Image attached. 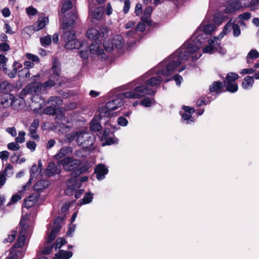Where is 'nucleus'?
<instances>
[{
  "label": "nucleus",
  "mask_w": 259,
  "mask_h": 259,
  "mask_svg": "<svg viewBox=\"0 0 259 259\" xmlns=\"http://www.w3.org/2000/svg\"><path fill=\"white\" fill-rule=\"evenodd\" d=\"M39 125V121L35 119L31 123L29 130V135L34 140L38 139L39 136L36 133L37 130Z\"/></svg>",
  "instance_id": "2eb2a0df"
},
{
  "label": "nucleus",
  "mask_w": 259,
  "mask_h": 259,
  "mask_svg": "<svg viewBox=\"0 0 259 259\" xmlns=\"http://www.w3.org/2000/svg\"><path fill=\"white\" fill-rule=\"evenodd\" d=\"M37 198L34 195H31L28 197L24 202L25 207L30 208L36 202Z\"/></svg>",
  "instance_id": "4c0bfd02"
},
{
  "label": "nucleus",
  "mask_w": 259,
  "mask_h": 259,
  "mask_svg": "<svg viewBox=\"0 0 259 259\" xmlns=\"http://www.w3.org/2000/svg\"><path fill=\"white\" fill-rule=\"evenodd\" d=\"M221 39L219 35L218 37H214L213 39L209 40L208 44L203 48V52L212 54L215 51H220V50H222L219 42Z\"/></svg>",
  "instance_id": "1a4fd4ad"
},
{
  "label": "nucleus",
  "mask_w": 259,
  "mask_h": 259,
  "mask_svg": "<svg viewBox=\"0 0 259 259\" xmlns=\"http://www.w3.org/2000/svg\"><path fill=\"white\" fill-rule=\"evenodd\" d=\"M81 43L77 39L73 41L66 40L65 47L68 50L79 49L81 46H83V45H81Z\"/></svg>",
  "instance_id": "cd10ccee"
},
{
  "label": "nucleus",
  "mask_w": 259,
  "mask_h": 259,
  "mask_svg": "<svg viewBox=\"0 0 259 259\" xmlns=\"http://www.w3.org/2000/svg\"><path fill=\"white\" fill-rule=\"evenodd\" d=\"M93 200V194L88 193L85 195L83 199L79 200L80 204H84L90 203Z\"/></svg>",
  "instance_id": "a18cd8bd"
},
{
  "label": "nucleus",
  "mask_w": 259,
  "mask_h": 259,
  "mask_svg": "<svg viewBox=\"0 0 259 259\" xmlns=\"http://www.w3.org/2000/svg\"><path fill=\"white\" fill-rule=\"evenodd\" d=\"M29 214H25L22 217L19 225V234L15 246L22 247L25 243L26 236L31 232V227L28 225L29 219Z\"/></svg>",
  "instance_id": "39448f33"
},
{
  "label": "nucleus",
  "mask_w": 259,
  "mask_h": 259,
  "mask_svg": "<svg viewBox=\"0 0 259 259\" xmlns=\"http://www.w3.org/2000/svg\"><path fill=\"white\" fill-rule=\"evenodd\" d=\"M83 45V46H81L80 47L81 50L79 51V54L82 58L86 59L89 54V50H88V44L84 42L81 43V45Z\"/></svg>",
  "instance_id": "f704fd0d"
},
{
  "label": "nucleus",
  "mask_w": 259,
  "mask_h": 259,
  "mask_svg": "<svg viewBox=\"0 0 259 259\" xmlns=\"http://www.w3.org/2000/svg\"><path fill=\"white\" fill-rule=\"evenodd\" d=\"M8 148L13 151H17L20 149V146L17 142L10 143L8 145Z\"/></svg>",
  "instance_id": "4d7b16f0"
},
{
  "label": "nucleus",
  "mask_w": 259,
  "mask_h": 259,
  "mask_svg": "<svg viewBox=\"0 0 259 259\" xmlns=\"http://www.w3.org/2000/svg\"><path fill=\"white\" fill-rule=\"evenodd\" d=\"M103 15V8L98 7L92 12V16L95 19L100 20L102 18Z\"/></svg>",
  "instance_id": "e433bc0d"
},
{
  "label": "nucleus",
  "mask_w": 259,
  "mask_h": 259,
  "mask_svg": "<svg viewBox=\"0 0 259 259\" xmlns=\"http://www.w3.org/2000/svg\"><path fill=\"white\" fill-rule=\"evenodd\" d=\"M231 29H233V35L235 37L238 36L240 34V27L238 24H235L233 22H232V20H230L229 22L225 25L223 30L221 33L219 35L221 38H222L224 35L229 32L231 31Z\"/></svg>",
  "instance_id": "9d476101"
},
{
  "label": "nucleus",
  "mask_w": 259,
  "mask_h": 259,
  "mask_svg": "<svg viewBox=\"0 0 259 259\" xmlns=\"http://www.w3.org/2000/svg\"><path fill=\"white\" fill-rule=\"evenodd\" d=\"M90 51L93 54L101 55L104 50L102 48L101 40L93 42L90 47Z\"/></svg>",
  "instance_id": "dca6fc26"
},
{
  "label": "nucleus",
  "mask_w": 259,
  "mask_h": 259,
  "mask_svg": "<svg viewBox=\"0 0 259 259\" xmlns=\"http://www.w3.org/2000/svg\"><path fill=\"white\" fill-rule=\"evenodd\" d=\"M17 235V231L13 230L10 232L7 238L5 239L3 241L4 243H12L14 241Z\"/></svg>",
  "instance_id": "c03bdc74"
},
{
  "label": "nucleus",
  "mask_w": 259,
  "mask_h": 259,
  "mask_svg": "<svg viewBox=\"0 0 259 259\" xmlns=\"http://www.w3.org/2000/svg\"><path fill=\"white\" fill-rule=\"evenodd\" d=\"M100 112L98 110L97 113L90 123V129L92 131L97 132L102 128V126L99 121L103 117V115L100 116Z\"/></svg>",
  "instance_id": "ddd939ff"
},
{
  "label": "nucleus",
  "mask_w": 259,
  "mask_h": 259,
  "mask_svg": "<svg viewBox=\"0 0 259 259\" xmlns=\"http://www.w3.org/2000/svg\"><path fill=\"white\" fill-rule=\"evenodd\" d=\"M48 103L50 104L51 105L55 107H56L57 106H60L62 104V99L57 96H53L50 97L48 101Z\"/></svg>",
  "instance_id": "72a5a7b5"
},
{
  "label": "nucleus",
  "mask_w": 259,
  "mask_h": 259,
  "mask_svg": "<svg viewBox=\"0 0 259 259\" xmlns=\"http://www.w3.org/2000/svg\"><path fill=\"white\" fill-rule=\"evenodd\" d=\"M12 170V166L11 164H8L5 170L0 171V188L5 184L6 181V175L7 173V171L8 170L11 171Z\"/></svg>",
  "instance_id": "473e14b6"
},
{
  "label": "nucleus",
  "mask_w": 259,
  "mask_h": 259,
  "mask_svg": "<svg viewBox=\"0 0 259 259\" xmlns=\"http://www.w3.org/2000/svg\"><path fill=\"white\" fill-rule=\"evenodd\" d=\"M243 8L242 2L240 0H233L225 9L227 13H232Z\"/></svg>",
  "instance_id": "4468645a"
},
{
  "label": "nucleus",
  "mask_w": 259,
  "mask_h": 259,
  "mask_svg": "<svg viewBox=\"0 0 259 259\" xmlns=\"http://www.w3.org/2000/svg\"><path fill=\"white\" fill-rule=\"evenodd\" d=\"M13 98L12 94H8L2 97L0 99V109H4L11 106Z\"/></svg>",
  "instance_id": "412c9836"
},
{
  "label": "nucleus",
  "mask_w": 259,
  "mask_h": 259,
  "mask_svg": "<svg viewBox=\"0 0 259 259\" xmlns=\"http://www.w3.org/2000/svg\"><path fill=\"white\" fill-rule=\"evenodd\" d=\"M63 219L61 217H58L54 221L53 228L52 229L50 234L48 237L47 243L50 244L56 238L57 233L61 229L60 224L62 222Z\"/></svg>",
  "instance_id": "9b49d317"
},
{
  "label": "nucleus",
  "mask_w": 259,
  "mask_h": 259,
  "mask_svg": "<svg viewBox=\"0 0 259 259\" xmlns=\"http://www.w3.org/2000/svg\"><path fill=\"white\" fill-rule=\"evenodd\" d=\"M20 247H21L16 246L15 245L12 247L11 249L9 254L10 258H11L12 259H18L19 257H22L23 252L20 249H19V248Z\"/></svg>",
  "instance_id": "393cba45"
},
{
  "label": "nucleus",
  "mask_w": 259,
  "mask_h": 259,
  "mask_svg": "<svg viewBox=\"0 0 259 259\" xmlns=\"http://www.w3.org/2000/svg\"><path fill=\"white\" fill-rule=\"evenodd\" d=\"M11 85L7 81L0 82V92L7 93L11 91Z\"/></svg>",
  "instance_id": "a19ab883"
},
{
  "label": "nucleus",
  "mask_w": 259,
  "mask_h": 259,
  "mask_svg": "<svg viewBox=\"0 0 259 259\" xmlns=\"http://www.w3.org/2000/svg\"><path fill=\"white\" fill-rule=\"evenodd\" d=\"M12 107L16 110H21L25 107V101L23 98H15L13 96V98L12 100Z\"/></svg>",
  "instance_id": "f3484780"
},
{
  "label": "nucleus",
  "mask_w": 259,
  "mask_h": 259,
  "mask_svg": "<svg viewBox=\"0 0 259 259\" xmlns=\"http://www.w3.org/2000/svg\"><path fill=\"white\" fill-rule=\"evenodd\" d=\"M259 57V53L255 49L251 50L246 56V62L248 64L252 63L253 60Z\"/></svg>",
  "instance_id": "2f4dec72"
},
{
  "label": "nucleus",
  "mask_w": 259,
  "mask_h": 259,
  "mask_svg": "<svg viewBox=\"0 0 259 259\" xmlns=\"http://www.w3.org/2000/svg\"><path fill=\"white\" fill-rule=\"evenodd\" d=\"M113 45L117 48H121L123 45V41L121 35L115 36L112 41Z\"/></svg>",
  "instance_id": "c9c22d12"
},
{
  "label": "nucleus",
  "mask_w": 259,
  "mask_h": 259,
  "mask_svg": "<svg viewBox=\"0 0 259 259\" xmlns=\"http://www.w3.org/2000/svg\"><path fill=\"white\" fill-rule=\"evenodd\" d=\"M254 83V79L252 76H247L244 77L242 83V88L245 90L251 89Z\"/></svg>",
  "instance_id": "c756f323"
},
{
  "label": "nucleus",
  "mask_w": 259,
  "mask_h": 259,
  "mask_svg": "<svg viewBox=\"0 0 259 259\" xmlns=\"http://www.w3.org/2000/svg\"><path fill=\"white\" fill-rule=\"evenodd\" d=\"M72 152V148L71 147L64 146L61 148L58 152L55 155L54 158L56 160H59L62 158H65V156L71 154Z\"/></svg>",
  "instance_id": "4be33fe9"
},
{
  "label": "nucleus",
  "mask_w": 259,
  "mask_h": 259,
  "mask_svg": "<svg viewBox=\"0 0 259 259\" xmlns=\"http://www.w3.org/2000/svg\"><path fill=\"white\" fill-rule=\"evenodd\" d=\"M40 43L43 47H46L49 45L51 42V37L50 35H47L45 37L40 38Z\"/></svg>",
  "instance_id": "8fccbe9b"
},
{
  "label": "nucleus",
  "mask_w": 259,
  "mask_h": 259,
  "mask_svg": "<svg viewBox=\"0 0 259 259\" xmlns=\"http://www.w3.org/2000/svg\"><path fill=\"white\" fill-rule=\"evenodd\" d=\"M79 186L77 185L75 178L69 179L67 182V188L65 193L67 195H71L73 191H75Z\"/></svg>",
  "instance_id": "a211bd4d"
},
{
  "label": "nucleus",
  "mask_w": 259,
  "mask_h": 259,
  "mask_svg": "<svg viewBox=\"0 0 259 259\" xmlns=\"http://www.w3.org/2000/svg\"><path fill=\"white\" fill-rule=\"evenodd\" d=\"M66 243L65 239L63 238H59L57 240L55 247L57 248H60L63 245Z\"/></svg>",
  "instance_id": "bf43d9fd"
},
{
  "label": "nucleus",
  "mask_w": 259,
  "mask_h": 259,
  "mask_svg": "<svg viewBox=\"0 0 259 259\" xmlns=\"http://www.w3.org/2000/svg\"><path fill=\"white\" fill-rule=\"evenodd\" d=\"M25 133L23 131L19 132L18 136L15 139V141L17 143H22L25 141Z\"/></svg>",
  "instance_id": "6e6d98bb"
},
{
  "label": "nucleus",
  "mask_w": 259,
  "mask_h": 259,
  "mask_svg": "<svg viewBox=\"0 0 259 259\" xmlns=\"http://www.w3.org/2000/svg\"><path fill=\"white\" fill-rule=\"evenodd\" d=\"M215 29V26L213 24H205L202 23L197 30V33L199 31H202L204 34H210L212 33Z\"/></svg>",
  "instance_id": "5701e85b"
},
{
  "label": "nucleus",
  "mask_w": 259,
  "mask_h": 259,
  "mask_svg": "<svg viewBox=\"0 0 259 259\" xmlns=\"http://www.w3.org/2000/svg\"><path fill=\"white\" fill-rule=\"evenodd\" d=\"M41 168L37 166L36 165H33L30 170V179L32 180L35 174H39Z\"/></svg>",
  "instance_id": "3c124183"
},
{
  "label": "nucleus",
  "mask_w": 259,
  "mask_h": 259,
  "mask_svg": "<svg viewBox=\"0 0 259 259\" xmlns=\"http://www.w3.org/2000/svg\"><path fill=\"white\" fill-rule=\"evenodd\" d=\"M72 7V3L69 1H67L64 3L61 9L62 13H65L66 11L70 9Z\"/></svg>",
  "instance_id": "864d4df0"
},
{
  "label": "nucleus",
  "mask_w": 259,
  "mask_h": 259,
  "mask_svg": "<svg viewBox=\"0 0 259 259\" xmlns=\"http://www.w3.org/2000/svg\"><path fill=\"white\" fill-rule=\"evenodd\" d=\"M154 102H155L153 100H151L148 98H146L141 101V104L145 107H148L154 104Z\"/></svg>",
  "instance_id": "5fc2aeb1"
},
{
  "label": "nucleus",
  "mask_w": 259,
  "mask_h": 259,
  "mask_svg": "<svg viewBox=\"0 0 259 259\" xmlns=\"http://www.w3.org/2000/svg\"><path fill=\"white\" fill-rule=\"evenodd\" d=\"M26 147L32 152H33L35 150L36 144L33 141H29L26 143Z\"/></svg>",
  "instance_id": "0e129e2a"
},
{
  "label": "nucleus",
  "mask_w": 259,
  "mask_h": 259,
  "mask_svg": "<svg viewBox=\"0 0 259 259\" xmlns=\"http://www.w3.org/2000/svg\"><path fill=\"white\" fill-rule=\"evenodd\" d=\"M124 3L123 12L124 13L126 14L130 10L131 2L130 0H124Z\"/></svg>",
  "instance_id": "69168bd1"
},
{
  "label": "nucleus",
  "mask_w": 259,
  "mask_h": 259,
  "mask_svg": "<svg viewBox=\"0 0 259 259\" xmlns=\"http://www.w3.org/2000/svg\"><path fill=\"white\" fill-rule=\"evenodd\" d=\"M6 131L13 137H16L17 135V132L14 127H8L6 128Z\"/></svg>",
  "instance_id": "338daca9"
},
{
  "label": "nucleus",
  "mask_w": 259,
  "mask_h": 259,
  "mask_svg": "<svg viewBox=\"0 0 259 259\" xmlns=\"http://www.w3.org/2000/svg\"><path fill=\"white\" fill-rule=\"evenodd\" d=\"M117 122L121 126H126L128 123L127 120L123 117H120L118 118Z\"/></svg>",
  "instance_id": "774afa93"
},
{
  "label": "nucleus",
  "mask_w": 259,
  "mask_h": 259,
  "mask_svg": "<svg viewBox=\"0 0 259 259\" xmlns=\"http://www.w3.org/2000/svg\"><path fill=\"white\" fill-rule=\"evenodd\" d=\"M251 18V13L245 12L238 16V18L242 20H247Z\"/></svg>",
  "instance_id": "052dcab7"
},
{
  "label": "nucleus",
  "mask_w": 259,
  "mask_h": 259,
  "mask_svg": "<svg viewBox=\"0 0 259 259\" xmlns=\"http://www.w3.org/2000/svg\"><path fill=\"white\" fill-rule=\"evenodd\" d=\"M39 77V75H34L32 77V82L28 84L21 91V95H26L28 94L32 95H38L44 92L41 87V83L35 81V78Z\"/></svg>",
  "instance_id": "0eeeda50"
},
{
  "label": "nucleus",
  "mask_w": 259,
  "mask_h": 259,
  "mask_svg": "<svg viewBox=\"0 0 259 259\" xmlns=\"http://www.w3.org/2000/svg\"><path fill=\"white\" fill-rule=\"evenodd\" d=\"M223 87L222 83L220 81H214L212 85L209 87V90L211 92H215Z\"/></svg>",
  "instance_id": "49530a36"
},
{
  "label": "nucleus",
  "mask_w": 259,
  "mask_h": 259,
  "mask_svg": "<svg viewBox=\"0 0 259 259\" xmlns=\"http://www.w3.org/2000/svg\"><path fill=\"white\" fill-rule=\"evenodd\" d=\"M152 91L142 87H136L134 89L119 94L117 98L108 101L105 105L99 108L100 116L109 117L112 115V111L122 106L123 104V98L139 99L144 97L145 94H149Z\"/></svg>",
  "instance_id": "f03ea898"
},
{
  "label": "nucleus",
  "mask_w": 259,
  "mask_h": 259,
  "mask_svg": "<svg viewBox=\"0 0 259 259\" xmlns=\"http://www.w3.org/2000/svg\"><path fill=\"white\" fill-rule=\"evenodd\" d=\"M59 111V110L58 108L51 105L45 108L43 110V112L44 113L48 115H58L59 114H58V112Z\"/></svg>",
  "instance_id": "58836bf2"
},
{
  "label": "nucleus",
  "mask_w": 259,
  "mask_h": 259,
  "mask_svg": "<svg viewBox=\"0 0 259 259\" xmlns=\"http://www.w3.org/2000/svg\"><path fill=\"white\" fill-rule=\"evenodd\" d=\"M69 21H68L66 18H64L62 20V28L64 29L69 27H72L74 25L75 20L77 19V15L75 12H71L69 16Z\"/></svg>",
  "instance_id": "6ab92c4d"
},
{
  "label": "nucleus",
  "mask_w": 259,
  "mask_h": 259,
  "mask_svg": "<svg viewBox=\"0 0 259 259\" xmlns=\"http://www.w3.org/2000/svg\"><path fill=\"white\" fill-rule=\"evenodd\" d=\"M226 89L230 92H236L238 90V85L235 82L227 83Z\"/></svg>",
  "instance_id": "de8ad7c7"
},
{
  "label": "nucleus",
  "mask_w": 259,
  "mask_h": 259,
  "mask_svg": "<svg viewBox=\"0 0 259 259\" xmlns=\"http://www.w3.org/2000/svg\"><path fill=\"white\" fill-rule=\"evenodd\" d=\"M8 58H7L4 55L0 54V69L4 71L7 70V62L8 61Z\"/></svg>",
  "instance_id": "79ce46f5"
},
{
  "label": "nucleus",
  "mask_w": 259,
  "mask_h": 259,
  "mask_svg": "<svg viewBox=\"0 0 259 259\" xmlns=\"http://www.w3.org/2000/svg\"><path fill=\"white\" fill-rule=\"evenodd\" d=\"M50 183L48 181L45 180H41L37 181L34 185V190L37 191H41L47 188Z\"/></svg>",
  "instance_id": "c85d7f7f"
},
{
  "label": "nucleus",
  "mask_w": 259,
  "mask_h": 259,
  "mask_svg": "<svg viewBox=\"0 0 259 259\" xmlns=\"http://www.w3.org/2000/svg\"><path fill=\"white\" fill-rule=\"evenodd\" d=\"M26 12L28 16H33L36 14L37 11L32 7H29L26 8Z\"/></svg>",
  "instance_id": "680f3d73"
},
{
  "label": "nucleus",
  "mask_w": 259,
  "mask_h": 259,
  "mask_svg": "<svg viewBox=\"0 0 259 259\" xmlns=\"http://www.w3.org/2000/svg\"><path fill=\"white\" fill-rule=\"evenodd\" d=\"M61 171L59 169L55 163H51L48 165L46 170V174L48 177L52 176L53 175L59 174Z\"/></svg>",
  "instance_id": "a878e982"
},
{
  "label": "nucleus",
  "mask_w": 259,
  "mask_h": 259,
  "mask_svg": "<svg viewBox=\"0 0 259 259\" xmlns=\"http://www.w3.org/2000/svg\"><path fill=\"white\" fill-rule=\"evenodd\" d=\"M239 78L238 75L234 72L229 73L226 76L227 83L234 82Z\"/></svg>",
  "instance_id": "37998d69"
},
{
  "label": "nucleus",
  "mask_w": 259,
  "mask_h": 259,
  "mask_svg": "<svg viewBox=\"0 0 259 259\" xmlns=\"http://www.w3.org/2000/svg\"><path fill=\"white\" fill-rule=\"evenodd\" d=\"M108 30L106 28L103 27L98 31L97 29L92 28L89 29L87 32V37L93 40H102L107 36Z\"/></svg>",
  "instance_id": "6e6552de"
},
{
  "label": "nucleus",
  "mask_w": 259,
  "mask_h": 259,
  "mask_svg": "<svg viewBox=\"0 0 259 259\" xmlns=\"http://www.w3.org/2000/svg\"><path fill=\"white\" fill-rule=\"evenodd\" d=\"M203 35V33L198 34L193 42L188 43L186 48L183 47L179 52L163 60L152 70L153 74L156 75L147 79L144 85L138 87H142L143 88L150 90L152 92L149 95L154 94L155 92L149 87H156L159 85L162 80L161 75L168 76L172 74L181 64L189 58L190 54L196 52L201 47L202 43L201 39ZM146 95L147 94L144 96Z\"/></svg>",
  "instance_id": "f257e3e1"
},
{
  "label": "nucleus",
  "mask_w": 259,
  "mask_h": 259,
  "mask_svg": "<svg viewBox=\"0 0 259 259\" xmlns=\"http://www.w3.org/2000/svg\"><path fill=\"white\" fill-rule=\"evenodd\" d=\"M53 248V245L46 246L42 249H40L38 254L48 255L51 253Z\"/></svg>",
  "instance_id": "09e8293b"
},
{
  "label": "nucleus",
  "mask_w": 259,
  "mask_h": 259,
  "mask_svg": "<svg viewBox=\"0 0 259 259\" xmlns=\"http://www.w3.org/2000/svg\"><path fill=\"white\" fill-rule=\"evenodd\" d=\"M26 57L31 61L32 62H35V63H38L39 59L38 57L34 55L31 54H26Z\"/></svg>",
  "instance_id": "e2e57ef3"
},
{
  "label": "nucleus",
  "mask_w": 259,
  "mask_h": 259,
  "mask_svg": "<svg viewBox=\"0 0 259 259\" xmlns=\"http://www.w3.org/2000/svg\"><path fill=\"white\" fill-rule=\"evenodd\" d=\"M69 136L70 137V140H73L76 138V141L79 146H82L85 149H90L95 141V138L94 136L84 131L76 132L70 134Z\"/></svg>",
  "instance_id": "7ed1b4c3"
},
{
  "label": "nucleus",
  "mask_w": 259,
  "mask_h": 259,
  "mask_svg": "<svg viewBox=\"0 0 259 259\" xmlns=\"http://www.w3.org/2000/svg\"><path fill=\"white\" fill-rule=\"evenodd\" d=\"M64 37L65 38V41H73L74 40H76L75 33L73 31L65 32L64 34Z\"/></svg>",
  "instance_id": "603ef678"
},
{
  "label": "nucleus",
  "mask_w": 259,
  "mask_h": 259,
  "mask_svg": "<svg viewBox=\"0 0 259 259\" xmlns=\"http://www.w3.org/2000/svg\"><path fill=\"white\" fill-rule=\"evenodd\" d=\"M56 121L58 123L63 125L66 124H69L72 123L73 119L71 118V115L67 116H64L62 113L57 115L56 117Z\"/></svg>",
  "instance_id": "b1692460"
},
{
  "label": "nucleus",
  "mask_w": 259,
  "mask_h": 259,
  "mask_svg": "<svg viewBox=\"0 0 259 259\" xmlns=\"http://www.w3.org/2000/svg\"><path fill=\"white\" fill-rule=\"evenodd\" d=\"M95 171L97 175V179L98 180H102L108 173V170L104 164H100L96 166Z\"/></svg>",
  "instance_id": "aec40b11"
},
{
  "label": "nucleus",
  "mask_w": 259,
  "mask_h": 259,
  "mask_svg": "<svg viewBox=\"0 0 259 259\" xmlns=\"http://www.w3.org/2000/svg\"><path fill=\"white\" fill-rule=\"evenodd\" d=\"M57 164L62 166L66 171H72L74 177L81 174L79 168L81 164L80 160L72 157H66L59 160Z\"/></svg>",
  "instance_id": "20e7f679"
},
{
  "label": "nucleus",
  "mask_w": 259,
  "mask_h": 259,
  "mask_svg": "<svg viewBox=\"0 0 259 259\" xmlns=\"http://www.w3.org/2000/svg\"><path fill=\"white\" fill-rule=\"evenodd\" d=\"M49 23V19L48 17H40L33 26L25 28L23 29V32H28L33 29L34 31H38L42 29Z\"/></svg>",
  "instance_id": "f8f14e48"
},
{
  "label": "nucleus",
  "mask_w": 259,
  "mask_h": 259,
  "mask_svg": "<svg viewBox=\"0 0 259 259\" xmlns=\"http://www.w3.org/2000/svg\"><path fill=\"white\" fill-rule=\"evenodd\" d=\"M73 253L71 251L61 250L58 253H56L54 259H69L72 257Z\"/></svg>",
  "instance_id": "7c9ffc66"
},
{
  "label": "nucleus",
  "mask_w": 259,
  "mask_h": 259,
  "mask_svg": "<svg viewBox=\"0 0 259 259\" xmlns=\"http://www.w3.org/2000/svg\"><path fill=\"white\" fill-rule=\"evenodd\" d=\"M111 128H114V127L111 124L109 121H108L106 123V127L104 128L103 135L102 136V139H107L110 135V130Z\"/></svg>",
  "instance_id": "ea45409f"
},
{
  "label": "nucleus",
  "mask_w": 259,
  "mask_h": 259,
  "mask_svg": "<svg viewBox=\"0 0 259 259\" xmlns=\"http://www.w3.org/2000/svg\"><path fill=\"white\" fill-rule=\"evenodd\" d=\"M152 10L153 9L151 7L146 8L144 10V16L141 18L142 21L143 22L146 23L148 25H151V21L150 19V17Z\"/></svg>",
  "instance_id": "bb28decb"
},
{
  "label": "nucleus",
  "mask_w": 259,
  "mask_h": 259,
  "mask_svg": "<svg viewBox=\"0 0 259 259\" xmlns=\"http://www.w3.org/2000/svg\"><path fill=\"white\" fill-rule=\"evenodd\" d=\"M52 70L53 73L50 75V79L44 83H41V87L44 92L54 87L56 83L59 82L60 78V63L56 59H54L52 62Z\"/></svg>",
  "instance_id": "423d86ee"
},
{
  "label": "nucleus",
  "mask_w": 259,
  "mask_h": 259,
  "mask_svg": "<svg viewBox=\"0 0 259 259\" xmlns=\"http://www.w3.org/2000/svg\"><path fill=\"white\" fill-rule=\"evenodd\" d=\"M213 21L217 24L221 25L224 21V17L222 15L215 14L214 16Z\"/></svg>",
  "instance_id": "13d9d810"
}]
</instances>
